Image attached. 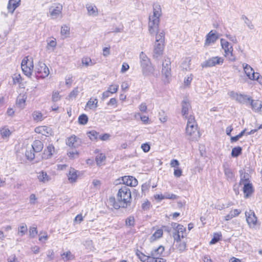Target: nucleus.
Wrapping results in <instances>:
<instances>
[{
  "label": "nucleus",
  "mask_w": 262,
  "mask_h": 262,
  "mask_svg": "<svg viewBox=\"0 0 262 262\" xmlns=\"http://www.w3.org/2000/svg\"><path fill=\"white\" fill-rule=\"evenodd\" d=\"M161 14L160 6L158 4H154L153 5V15L149 16L148 31L151 35L156 33L155 42L164 43V33L163 31L158 32L159 17Z\"/></svg>",
  "instance_id": "f257e3e1"
},
{
  "label": "nucleus",
  "mask_w": 262,
  "mask_h": 262,
  "mask_svg": "<svg viewBox=\"0 0 262 262\" xmlns=\"http://www.w3.org/2000/svg\"><path fill=\"white\" fill-rule=\"evenodd\" d=\"M117 200L114 196L110 197L108 202L110 205L115 209H118L120 208H126L130 205L132 202V195L130 189L125 186H122L118 190L117 194Z\"/></svg>",
  "instance_id": "f03ea898"
},
{
  "label": "nucleus",
  "mask_w": 262,
  "mask_h": 262,
  "mask_svg": "<svg viewBox=\"0 0 262 262\" xmlns=\"http://www.w3.org/2000/svg\"><path fill=\"white\" fill-rule=\"evenodd\" d=\"M171 226L173 230V237L177 249L181 252L185 250L186 244L185 242L182 241V239L187 236L186 228L182 225L172 222Z\"/></svg>",
  "instance_id": "7ed1b4c3"
},
{
  "label": "nucleus",
  "mask_w": 262,
  "mask_h": 262,
  "mask_svg": "<svg viewBox=\"0 0 262 262\" xmlns=\"http://www.w3.org/2000/svg\"><path fill=\"white\" fill-rule=\"evenodd\" d=\"M164 251V247L160 246L151 251L150 256L145 255L139 250L136 251V255L142 262H165L164 258L160 257Z\"/></svg>",
  "instance_id": "20e7f679"
},
{
  "label": "nucleus",
  "mask_w": 262,
  "mask_h": 262,
  "mask_svg": "<svg viewBox=\"0 0 262 262\" xmlns=\"http://www.w3.org/2000/svg\"><path fill=\"white\" fill-rule=\"evenodd\" d=\"M185 133L187 139L190 141H197L200 137L196 122L194 117L192 115H190L187 118Z\"/></svg>",
  "instance_id": "39448f33"
},
{
  "label": "nucleus",
  "mask_w": 262,
  "mask_h": 262,
  "mask_svg": "<svg viewBox=\"0 0 262 262\" xmlns=\"http://www.w3.org/2000/svg\"><path fill=\"white\" fill-rule=\"evenodd\" d=\"M244 73L247 77L251 80H255L262 86V76L259 73L255 72L253 69L248 64H243Z\"/></svg>",
  "instance_id": "423d86ee"
},
{
  "label": "nucleus",
  "mask_w": 262,
  "mask_h": 262,
  "mask_svg": "<svg viewBox=\"0 0 262 262\" xmlns=\"http://www.w3.org/2000/svg\"><path fill=\"white\" fill-rule=\"evenodd\" d=\"M221 45L224 51V56L227 58L228 60L234 62L236 60V57L233 54V47L226 40L223 38L221 39Z\"/></svg>",
  "instance_id": "0eeeda50"
},
{
  "label": "nucleus",
  "mask_w": 262,
  "mask_h": 262,
  "mask_svg": "<svg viewBox=\"0 0 262 262\" xmlns=\"http://www.w3.org/2000/svg\"><path fill=\"white\" fill-rule=\"evenodd\" d=\"M21 67L24 74L30 77L34 67L33 59L28 57H25L21 61Z\"/></svg>",
  "instance_id": "6e6552de"
},
{
  "label": "nucleus",
  "mask_w": 262,
  "mask_h": 262,
  "mask_svg": "<svg viewBox=\"0 0 262 262\" xmlns=\"http://www.w3.org/2000/svg\"><path fill=\"white\" fill-rule=\"evenodd\" d=\"M228 95L233 100L240 104L248 105L252 98L247 95L238 94L234 91H230L228 93Z\"/></svg>",
  "instance_id": "1a4fd4ad"
},
{
  "label": "nucleus",
  "mask_w": 262,
  "mask_h": 262,
  "mask_svg": "<svg viewBox=\"0 0 262 262\" xmlns=\"http://www.w3.org/2000/svg\"><path fill=\"white\" fill-rule=\"evenodd\" d=\"M162 74L165 82H168L171 77V61L169 57H165L162 62Z\"/></svg>",
  "instance_id": "9d476101"
},
{
  "label": "nucleus",
  "mask_w": 262,
  "mask_h": 262,
  "mask_svg": "<svg viewBox=\"0 0 262 262\" xmlns=\"http://www.w3.org/2000/svg\"><path fill=\"white\" fill-rule=\"evenodd\" d=\"M62 6L59 3L54 4L51 6L49 10V15L55 19L62 16Z\"/></svg>",
  "instance_id": "9b49d317"
},
{
  "label": "nucleus",
  "mask_w": 262,
  "mask_h": 262,
  "mask_svg": "<svg viewBox=\"0 0 262 262\" xmlns=\"http://www.w3.org/2000/svg\"><path fill=\"white\" fill-rule=\"evenodd\" d=\"M224 62L223 57L215 56L209 58L201 63L202 68H208L215 66L216 65H222Z\"/></svg>",
  "instance_id": "f8f14e48"
},
{
  "label": "nucleus",
  "mask_w": 262,
  "mask_h": 262,
  "mask_svg": "<svg viewBox=\"0 0 262 262\" xmlns=\"http://www.w3.org/2000/svg\"><path fill=\"white\" fill-rule=\"evenodd\" d=\"M36 71L38 75L37 76L44 78L49 74V70L45 63L39 62L36 67Z\"/></svg>",
  "instance_id": "ddd939ff"
},
{
  "label": "nucleus",
  "mask_w": 262,
  "mask_h": 262,
  "mask_svg": "<svg viewBox=\"0 0 262 262\" xmlns=\"http://www.w3.org/2000/svg\"><path fill=\"white\" fill-rule=\"evenodd\" d=\"M246 221L250 228H254L257 224V219L254 212L252 210L245 212Z\"/></svg>",
  "instance_id": "4468645a"
},
{
  "label": "nucleus",
  "mask_w": 262,
  "mask_h": 262,
  "mask_svg": "<svg viewBox=\"0 0 262 262\" xmlns=\"http://www.w3.org/2000/svg\"><path fill=\"white\" fill-rule=\"evenodd\" d=\"M224 174L227 180L229 181L233 182L235 181L234 174L230 168L229 164L224 163L223 165Z\"/></svg>",
  "instance_id": "2eb2a0df"
},
{
  "label": "nucleus",
  "mask_w": 262,
  "mask_h": 262,
  "mask_svg": "<svg viewBox=\"0 0 262 262\" xmlns=\"http://www.w3.org/2000/svg\"><path fill=\"white\" fill-rule=\"evenodd\" d=\"M122 181L123 183L127 187L128 186L135 187L138 184L137 180L135 178L130 176L123 177Z\"/></svg>",
  "instance_id": "dca6fc26"
},
{
  "label": "nucleus",
  "mask_w": 262,
  "mask_h": 262,
  "mask_svg": "<svg viewBox=\"0 0 262 262\" xmlns=\"http://www.w3.org/2000/svg\"><path fill=\"white\" fill-rule=\"evenodd\" d=\"M164 49V43L155 42L153 50V57L157 59L160 57L162 54Z\"/></svg>",
  "instance_id": "f3484780"
},
{
  "label": "nucleus",
  "mask_w": 262,
  "mask_h": 262,
  "mask_svg": "<svg viewBox=\"0 0 262 262\" xmlns=\"http://www.w3.org/2000/svg\"><path fill=\"white\" fill-rule=\"evenodd\" d=\"M35 132L47 137L51 135L52 133L51 128L46 126L37 127L35 128Z\"/></svg>",
  "instance_id": "a211bd4d"
},
{
  "label": "nucleus",
  "mask_w": 262,
  "mask_h": 262,
  "mask_svg": "<svg viewBox=\"0 0 262 262\" xmlns=\"http://www.w3.org/2000/svg\"><path fill=\"white\" fill-rule=\"evenodd\" d=\"M89 16L95 17L98 15V10L97 7L93 4H88L85 6Z\"/></svg>",
  "instance_id": "6ab92c4d"
},
{
  "label": "nucleus",
  "mask_w": 262,
  "mask_h": 262,
  "mask_svg": "<svg viewBox=\"0 0 262 262\" xmlns=\"http://www.w3.org/2000/svg\"><path fill=\"white\" fill-rule=\"evenodd\" d=\"M243 191L244 197L248 198L250 197L254 192L252 184L249 182L244 184Z\"/></svg>",
  "instance_id": "aec40b11"
},
{
  "label": "nucleus",
  "mask_w": 262,
  "mask_h": 262,
  "mask_svg": "<svg viewBox=\"0 0 262 262\" xmlns=\"http://www.w3.org/2000/svg\"><path fill=\"white\" fill-rule=\"evenodd\" d=\"M191 107L188 101L184 99L182 103L181 113L182 116L185 118L187 117L188 112L191 110Z\"/></svg>",
  "instance_id": "412c9836"
},
{
  "label": "nucleus",
  "mask_w": 262,
  "mask_h": 262,
  "mask_svg": "<svg viewBox=\"0 0 262 262\" xmlns=\"http://www.w3.org/2000/svg\"><path fill=\"white\" fill-rule=\"evenodd\" d=\"M217 36L212 31H210L206 36L205 46H209L212 43H214L217 39Z\"/></svg>",
  "instance_id": "4be33fe9"
},
{
  "label": "nucleus",
  "mask_w": 262,
  "mask_h": 262,
  "mask_svg": "<svg viewBox=\"0 0 262 262\" xmlns=\"http://www.w3.org/2000/svg\"><path fill=\"white\" fill-rule=\"evenodd\" d=\"M141 68L142 74L144 76H148L154 73L155 68L151 62Z\"/></svg>",
  "instance_id": "5701e85b"
},
{
  "label": "nucleus",
  "mask_w": 262,
  "mask_h": 262,
  "mask_svg": "<svg viewBox=\"0 0 262 262\" xmlns=\"http://www.w3.org/2000/svg\"><path fill=\"white\" fill-rule=\"evenodd\" d=\"M54 152V147L52 144L49 145L47 148L43 151L42 155L43 159H48L50 158Z\"/></svg>",
  "instance_id": "b1692460"
},
{
  "label": "nucleus",
  "mask_w": 262,
  "mask_h": 262,
  "mask_svg": "<svg viewBox=\"0 0 262 262\" xmlns=\"http://www.w3.org/2000/svg\"><path fill=\"white\" fill-rule=\"evenodd\" d=\"M79 139L73 135L68 138L66 140V144L70 147H76L79 145Z\"/></svg>",
  "instance_id": "393cba45"
},
{
  "label": "nucleus",
  "mask_w": 262,
  "mask_h": 262,
  "mask_svg": "<svg viewBox=\"0 0 262 262\" xmlns=\"http://www.w3.org/2000/svg\"><path fill=\"white\" fill-rule=\"evenodd\" d=\"M249 104L254 111L258 112L261 111L262 107V102L261 101L254 100L251 99Z\"/></svg>",
  "instance_id": "a878e982"
},
{
  "label": "nucleus",
  "mask_w": 262,
  "mask_h": 262,
  "mask_svg": "<svg viewBox=\"0 0 262 262\" xmlns=\"http://www.w3.org/2000/svg\"><path fill=\"white\" fill-rule=\"evenodd\" d=\"M43 147V143L40 140H35L32 144V148L33 151L39 152L41 151Z\"/></svg>",
  "instance_id": "bb28decb"
},
{
  "label": "nucleus",
  "mask_w": 262,
  "mask_h": 262,
  "mask_svg": "<svg viewBox=\"0 0 262 262\" xmlns=\"http://www.w3.org/2000/svg\"><path fill=\"white\" fill-rule=\"evenodd\" d=\"M37 178L39 182L45 183L49 182L50 177L46 172L41 171L38 173Z\"/></svg>",
  "instance_id": "cd10ccee"
},
{
  "label": "nucleus",
  "mask_w": 262,
  "mask_h": 262,
  "mask_svg": "<svg viewBox=\"0 0 262 262\" xmlns=\"http://www.w3.org/2000/svg\"><path fill=\"white\" fill-rule=\"evenodd\" d=\"M77 171L74 168L70 169L68 175V179L71 183L75 182L77 180Z\"/></svg>",
  "instance_id": "c85d7f7f"
},
{
  "label": "nucleus",
  "mask_w": 262,
  "mask_h": 262,
  "mask_svg": "<svg viewBox=\"0 0 262 262\" xmlns=\"http://www.w3.org/2000/svg\"><path fill=\"white\" fill-rule=\"evenodd\" d=\"M241 212V210L237 209L231 210L228 214L225 216V220L227 221H229L232 218L238 216Z\"/></svg>",
  "instance_id": "c756f323"
},
{
  "label": "nucleus",
  "mask_w": 262,
  "mask_h": 262,
  "mask_svg": "<svg viewBox=\"0 0 262 262\" xmlns=\"http://www.w3.org/2000/svg\"><path fill=\"white\" fill-rule=\"evenodd\" d=\"M81 64L83 67H88L89 66H92L95 64V62H93L91 58L89 57H83L81 59Z\"/></svg>",
  "instance_id": "7c9ffc66"
},
{
  "label": "nucleus",
  "mask_w": 262,
  "mask_h": 262,
  "mask_svg": "<svg viewBox=\"0 0 262 262\" xmlns=\"http://www.w3.org/2000/svg\"><path fill=\"white\" fill-rule=\"evenodd\" d=\"M98 100L95 98L92 99L91 98L86 103V106L91 110H95L97 108L98 105Z\"/></svg>",
  "instance_id": "2f4dec72"
},
{
  "label": "nucleus",
  "mask_w": 262,
  "mask_h": 262,
  "mask_svg": "<svg viewBox=\"0 0 262 262\" xmlns=\"http://www.w3.org/2000/svg\"><path fill=\"white\" fill-rule=\"evenodd\" d=\"M61 256L62 260L64 261L72 260L74 258V255L70 251L63 253L62 254H61Z\"/></svg>",
  "instance_id": "473e14b6"
},
{
  "label": "nucleus",
  "mask_w": 262,
  "mask_h": 262,
  "mask_svg": "<svg viewBox=\"0 0 262 262\" xmlns=\"http://www.w3.org/2000/svg\"><path fill=\"white\" fill-rule=\"evenodd\" d=\"M47 48L48 50H51L53 51L54 48L56 47L57 42L55 38H53L51 39L47 40Z\"/></svg>",
  "instance_id": "72a5a7b5"
},
{
  "label": "nucleus",
  "mask_w": 262,
  "mask_h": 262,
  "mask_svg": "<svg viewBox=\"0 0 262 262\" xmlns=\"http://www.w3.org/2000/svg\"><path fill=\"white\" fill-rule=\"evenodd\" d=\"M106 157L104 154H99L96 156L95 160L97 165L100 166L101 165L102 163L105 160Z\"/></svg>",
  "instance_id": "f704fd0d"
},
{
  "label": "nucleus",
  "mask_w": 262,
  "mask_h": 262,
  "mask_svg": "<svg viewBox=\"0 0 262 262\" xmlns=\"http://www.w3.org/2000/svg\"><path fill=\"white\" fill-rule=\"evenodd\" d=\"M90 139L92 141H97L99 138V133L95 130H92L88 133Z\"/></svg>",
  "instance_id": "c9c22d12"
},
{
  "label": "nucleus",
  "mask_w": 262,
  "mask_h": 262,
  "mask_svg": "<svg viewBox=\"0 0 262 262\" xmlns=\"http://www.w3.org/2000/svg\"><path fill=\"white\" fill-rule=\"evenodd\" d=\"M27 231V227L25 224H22L18 228V234L23 236Z\"/></svg>",
  "instance_id": "e433bc0d"
},
{
  "label": "nucleus",
  "mask_w": 262,
  "mask_h": 262,
  "mask_svg": "<svg viewBox=\"0 0 262 262\" xmlns=\"http://www.w3.org/2000/svg\"><path fill=\"white\" fill-rule=\"evenodd\" d=\"M88 121V117L85 114H82L78 117V123L81 125H85Z\"/></svg>",
  "instance_id": "4c0bfd02"
},
{
  "label": "nucleus",
  "mask_w": 262,
  "mask_h": 262,
  "mask_svg": "<svg viewBox=\"0 0 262 262\" xmlns=\"http://www.w3.org/2000/svg\"><path fill=\"white\" fill-rule=\"evenodd\" d=\"M33 120L35 121H40L42 120V114L38 111H35L32 114Z\"/></svg>",
  "instance_id": "58836bf2"
},
{
  "label": "nucleus",
  "mask_w": 262,
  "mask_h": 262,
  "mask_svg": "<svg viewBox=\"0 0 262 262\" xmlns=\"http://www.w3.org/2000/svg\"><path fill=\"white\" fill-rule=\"evenodd\" d=\"M242 148L239 146L234 147L231 151V155L233 157H237L242 153Z\"/></svg>",
  "instance_id": "ea45409f"
},
{
  "label": "nucleus",
  "mask_w": 262,
  "mask_h": 262,
  "mask_svg": "<svg viewBox=\"0 0 262 262\" xmlns=\"http://www.w3.org/2000/svg\"><path fill=\"white\" fill-rule=\"evenodd\" d=\"M60 33L61 35H64L65 37L68 36L70 34V27L67 25H63L61 28Z\"/></svg>",
  "instance_id": "a19ab883"
},
{
  "label": "nucleus",
  "mask_w": 262,
  "mask_h": 262,
  "mask_svg": "<svg viewBox=\"0 0 262 262\" xmlns=\"http://www.w3.org/2000/svg\"><path fill=\"white\" fill-rule=\"evenodd\" d=\"M17 6L9 0L7 5V10L9 13L13 14L15 10L17 8Z\"/></svg>",
  "instance_id": "79ce46f5"
},
{
  "label": "nucleus",
  "mask_w": 262,
  "mask_h": 262,
  "mask_svg": "<svg viewBox=\"0 0 262 262\" xmlns=\"http://www.w3.org/2000/svg\"><path fill=\"white\" fill-rule=\"evenodd\" d=\"M125 224L127 226L132 227L135 224V218L133 216H129L125 220Z\"/></svg>",
  "instance_id": "37998d69"
},
{
  "label": "nucleus",
  "mask_w": 262,
  "mask_h": 262,
  "mask_svg": "<svg viewBox=\"0 0 262 262\" xmlns=\"http://www.w3.org/2000/svg\"><path fill=\"white\" fill-rule=\"evenodd\" d=\"M190 59L188 58L185 59L181 64V68L183 70H187L189 68Z\"/></svg>",
  "instance_id": "c03bdc74"
},
{
  "label": "nucleus",
  "mask_w": 262,
  "mask_h": 262,
  "mask_svg": "<svg viewBox=\"0 0 262 262\" xmlns=\"http://www.w3.org/2000/svg\"><path fill=\"white\" fill-rule=\"evenodd\" d=\"M32 148L30 150H27L26 151V156L28 159L32 160L35 158V154Z\"/></svg>",
  "instance_id": "a18cd8bd"
},
{
  "label": "nucleus",
  "mask_w": 262,
  "mask_h": 262,
  "mask_svg": "<svg viewBox=\"0 0 262 262\" xmlns=\"http://www.w3.org/2000/svg\"><path fill=\"white\" fill-rule=\"evenodd\" d=\"M163 229H158L152 235L151 238L154 239H158L162 236Z\"/></svg>",
  "instance_id": "49530a36"
},
{
  "label": "nucleus",
  "mask_w": 262,
  "mask_h": 262,
  "mask_svg": "<svg viewBox=\"0 0 262 262\" xmlns=\"http://www.w3.org/2000/svg\"><path fill=\"white\" fill-rule=\"evenodd\" d=\"M119 85L112 84L108 88L107 91L112 94L116 93L118 90Z\"/></svg>",
  "instance_id": "de8ad7c7"
},
{
  "label": "nucleus",
  "mask_w": 262,
  "mask_h": 262,
  "mask_svg": "<svg viewBox=\"0 0 262 262\" xmlns=\"http://www.w3.org/2000/svg\"><path fill=\"white\" fill-rule=\"evenodd\" d=\"M37 234V230L36 227H31L29 228V235L31 237L34 238Z\"/></svg>",
  "instance_id": "09e8293b"
},
{
  "label": "nucleus",
  "mask_w": 262,
  "mask_h": 262,
  "mask_svg": "<svg viewBox=\"0 0 262 262\" xmlns=\"http://www.w3.org/2000/svg\"><path fill=\"white\" fill-rule=\"evenodd\" d=\"M1 134L3 137H7L10 135V130L5 127H3L1 129Z\"/></svg>",
  "instance_id": "8fccbe9b"
},
{
  "label": "nucleus",
  "mask_w": 262,
  "mask_h": 262,
  "mask_svg": "<svg viewBox=\"0 0 262 262\" xmlns=\"http://www.w3.org/2000/svg\"><path fill=\"white\" fill-rule=\"evenodd\" d=\"M48 238V234L47 232H40L39 234V241L42 242H45Z\"/></svg>",
  "instance_id": "3c124183"
},
{
  "label": "nucleus",
  "mask_w": 262,
  "mask_h": 262,
  "mask_svg": "<svg viewBox=\"0 0 262 262\" xmlns=\"http://www.w3.org/2000/svg\"><path fill=\"white\" fill-rule=\"evenodd\" d=\"M26 99L24 98H18L16 100V104L20 108H24L25 105Z\"/></svg>",
  "instance_id": "603ef678"
},
{
  "label": "nucleus",
  "mask_w": 262,
  "mask_h": 262,
  "mask_svg": "<svg viewBox=\"0 0 262 262\" xmlns=\"http://www.w3.org/2000/svg\"><path fill=\"white\" fill-rule=\"evenodd\" d=\"M61 98L59 93L57 91H54L52 93V99L53 102H57Z\"/></svg>",
  "instance_id": "864d4df0"
},
{
  "label": "nucleus",
  "mask_w": 262,
  "mask_h": 262,
  "mask_svg": "<svg viewBox=\"0 0 262 262\" xmlns=\"http://www.w3.org/2000/svg\"><path fill=\"white\" fill-rule=\"evenodd\" d=\"M79 93L78 88H75L73 91L70 93L69 97L70 98H75Z\"/></svg>",
  "instance_id": "5fc2aeb1"
},
{
  "label": "nucleus",
  "mask_w": 262,
  "mask_h": 262,
  "mask_svg": "<svg viewBox=\"0 0 262 262\" xmlns=\"http://www.w3.org/2000/svg\"><path fill=\"white\" fill-rule=\"evenodd\" d=\"M244 182H248L249 181V174L246 173H242L241 174V182L240 183H243Z\"/></svg>",
  "instance_id": "6e6d98bb"
},
{
  "label": "nucleus",
  "mask_w": 262,
  "mask_h": 262,
  "mask_svg": "<svg viewBox=\"0 0 262 262\" xmlns=\"http://www.w3.org/2000/svg\"><path fill=\"white\" fill-rule=\"evenodd\" d=\"M192 80V75L190 74L189 76H188L187 77L185 78L184 81V84L185 86H189Z\"/></svg>",
  "instance_id": "4d7b16f0"
},
{
  "label": "nucleus",
  "mask_w": 262,
  "mask_h": 262,
  "mask_svg": "<svg viewBox=\"0 0 262 262\" xmlns=\"http://www.w3.org/2000/svg\"><path fill=\"white\" fill-rule=\"evenodd\" d=\"M68 155L70 158L73 159L78 156V152L76 150L72 149L68 152Z\"/></svg>",
  "instance_id": "13d9d810"
},
{
  "label": "nucleus",
  "mask_w": 262,
  "mask_h": 262,
  "mask_svg": "<svg viewBox=\"0 0 262 262\" xmlns=\"http://www.w3.org/2000/svg\"><path fill=\"white\" fill-rule=\"evenodd\" d=\"M164 199H171V200H176L178 198V196L174 194L165 193L164 194Z\"/></svg>",
  "instance_id": "bf43d9fd"
},
{
  "label": "nucleus",
  "mask_w": 262,
  "mask_h": 262,
  "mask_svg": "<svg viewBox=\"0 0 262 262\" xmlns=\"http://www.w3.org/2000/svg\"><path fill=\"white\" fill-rule=\"evenodd\" d=\"M141 207L144 210H148L150 207V203L148 201H146L142 204Z\"/></svg>",
  "instance_id": "052dcab7"
},
{
  "label": "nucleus",
  "mask_w": 262,
  "mask_h": 262,
  "mask_svg": "<svg viewBox=\"0 0 262 262\" xmlns=\"http://www.w3.org/2000/svg\"><path fill=\"white\" fill-rule=\"evenodd\" d=\"M21 81V76L19 74L15 75L13 77V81L14 84L19 83Z\"/></svg>",
  "instance_id": "680f3d73"
},
{
  "label": "nucleus",
  "mask_w": 262,
  "mask_h": 262,
  "mask_svg": "<svg viewBox=\"0 0 262 262\" xmlns=\"http://www.w3.org/2000/svg\"><path fill=\"white\" fill-rule=\"evenodd\" d=\"M182 171L181 169L177 167L174 170V176L177 178L180 177L182 176Z\"/></svg>",
  "instance_id": "e2e57ef3"
},
{
  "label": "nucleus",
  "mask_w": 262,
  "mask_h": 262,
  "mask_svg": "<svg viewBox=\"0 0 262 262\" xmlns=\"http://www.w3.org/2000/svg\"><path fill=\"white\" fill-rule=\"evenodd\" d=\"M139 110L143 113L146 112L147 107L146 103H142L140 104V105L139 106Z\"/></svg>",
  "instance_id": "0e129e2a"
},
{
  "label": "nucleus",
  "mask_w": 262,
  "mask_h": 262,
  "mask_svg": "<svg viewBox=\"0 0 262 262\" xmlns=\"http://www.w3.org/2000/svg\"><path fill=\"white\" fill-rule=\"evenodd\" d=\"M179 164H180L179 162L176 159H172L170 161V163L171 167H174V168H176V167L177 168L178 167V166L179 165Z\"/></svg>",
  "instance_id": "69168bd1"
},
{
  "label": "nucleus",
  "mask_w": 262,
  "mask_h": 262,
  "mask_svg": "<svg viewBox=\"0 0 262 262\" xmlns=\"http://www.w3.org/2000/svg\"><path fill=\"white\" fill-rule=\"evenodd\" d=\"M141 148L145 152H147L150 150V146L147 143H144L142 144Z\"/></svg>",
  "instance_id": "338daca9"
},
{
  "label": "nucleus",
  "mask_w": 262,
  "mask_h": 262,
  "mask_svg": "<svg viewBox=\"0 0 262 262\" xmlns=\"http://www.w3.org/2000/svg\"><path fill=\"white\" fill-rule=\"evenodd\" d=\"M8 262H18V261L15 255H11L8 257Z\"/></svg>",
  "instance_id": "774afa93"
}]
</instances>
